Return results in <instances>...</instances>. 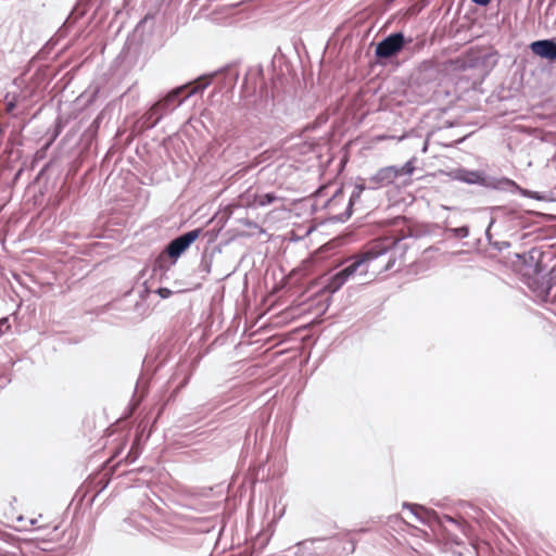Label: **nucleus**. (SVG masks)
<instances>
[{"label": "nucleus", "instance_id": "obj_1", "mask_svg": "<svg viewBox=\"0 0 556 556\" xmlns=\"http://www.w3.org/2000/svg\"><path fill=\"white\" fill-rule=\"evenodd\" d=\"M406 249L401 239L382 237L366 244L361 253L353 257L358 263L359 275L377 276L395 266L400 267L404 262Z\"/></svg>", "mask_w": 556, "mask_h": 556}, {"label": "nucleus", "instance_id": "obj_8", "mask_svg": "<svg viewBox=\"0 0 556 556\" xmlns=\"http://www.w3.org/2000/svg\"><path fill=\"white\" fill-rule=\"evenodd\" d=\"M531 51L543 59L556 60V42L549 39L533 41L530 45Z\"/></svg>", "mask_w": 556, "mask_h": 556}, {"label": "nucleus", "instance_id": "obj_14", "mask_svg": "<svg viewBox=\"0 0 556 556\" xmlns=\"http://www.w3.org/2000/svg\"><path fill=\"white\" fill-rule=\"evenodd\" d=\"M491 0H472L473 3L478 5H488Z\"/></svg>", "mask_w": 556, "mask_h": 556}, {"label": "nucleus", "instance_id": "obj_2", "mask_svg": "<svg viewBox=\"0 0 556 556\" xmlns=\"http://www.w3.org/2000/svg\"><path fill=\"white\" fill-rule=\"evenodd\" d=\"M415 170L414 161L406 162L403 166H387L380 168L369 178L372 188H382L393 184L400 176H410Z\"/></svg>", "mask_w": 556, "mask_h": 556}, {"label": "nucleus", "instance_id": "obj_3", "mask_svg": "<svg viewBox=\"0 0 556 556\" xmlns=\"http://www.w3.org/2000/svg\"><path fill=\"white\" fill-rule=\"evenodd\" d=\"M208 85V83H205V84H200V83H197L193 87L190 88V90L188 91V93L185 96V98L180 99V100H177V98L186 90L188 89L190 86L189 85H185V86H180L178 88H175L174 90H172L169 93H167L166 97H164L162 100L157 101L155 104L157 105V108H160V110L165 114L167 113L170 109L175 108V106H178L180 105L184 100L194 93H197L198 91L204 89L206 86Z\"/></svg>", "mask_w": 556, "mask_h": 556}, {"label": "nucleus", "instance_id": "obj_13", "mask_svg": "<svg viewBox=\"0 0 556 556\" xmlns=\"http://www.w3.org/2000/svg\"><path fill=\"white\" fill-rule=\"evenodd\" d=\"M16 104L14 101H10L7 103L5 111L7 113H11L15 109Z\"/></svg>", "mask_w": 556, "mask_h": 556}, {"label": "nucleus", "instance_id": "obj_11", "mask_svg": "<svg viewBox=\"0 0 556 556\" xmlns=\"http://www.w3.org/2000/svg\"><path fill=\"white\" fill-rule=\"evenodd\" d=\"M277 200L274 193H263L255 195L254 203L258 206H265L271 204Z\"/></svg>", "mask_w": 556, "mask_h": 556}, {"label": "nucleus", "instance_id": "obj_6", "mask_svg": "<svg viewBox=\"0 0 556 556\" xmlns=\"http://www.w3.org/2000/svg\"><path fill=\"white\" fill-rule=\"evenodd\" d=\"M201 229H194L174 239L166 248L169 257L176 261L201 235Z\"/></svg>", "mask_w": 556, "mask_h": 556}, {"label": "nucleus", "instance_id": "obj_12", "mask_svg": "<svg viewBox=\"0 0 556 556\" xmlns=\"http://www.w3.org/2000/svg\"><path fill=\"white\" fill-rule=\"evenodd\" d=\"M365 190V187L364 185L362 184H357L354 188V191L353 193L351 194V197L349 199H346V202H350L351 203V208L353 207V205L355 204V202L359 199L362 192Z\"/></svg>", "mask_w": 556, "mask_h": 556}, {"label": "nucleus", "instance_id": "obj_9", "mask_svg": "<svg viewBox=\"0 0 556 556\" xmlns=\"http://www.w3.org/2000/svg\"><path fill=\"white\" fill-rule=\"evenodd\" d=\"M163 112L157 108L156 104H153L148 112L142 116V127L146 129L154 127L163 116Z\"/></svg>", "mask_w": 556, "mask_h": 556}, {"label": "nucleus", "instance_id": "obj_5", "mask_svg": "<svg viewBox=\"0 0 556 556\" xmlns=\"http://www.w3.org/2000/svg\"><path fill=\"white\" fill-rule=\"evenodd\" d=\"M405 39L402 33H395L388 36L376 47V55L382 59H389L396 55L404 47Z\"/></svg>", "mask_w": 556, "mask_h": 556}, {"label": "nucleus", "instance_id": "obj_10", "mask_svg": "<svg viewBox=\"0 0 556 556\" xmlns=\"http://www.w3.org/2000/svg\"><path fill=\"white\" fill-rule=\"evenodd\" d=\"M42 519H43V516L40 515L39 519L34 520L33 523L34 525H38L37 529H49V530H51L48 533V536H49L48 540H50V541L55 540L56 536H58L56 532H58V530L60 528V522L56 521V520H53L51 523H47Z\"/></svg>", "mask_w": 556, "mask_h": 556}, {"label": "nucleus", "instance_id": "obj_7", "mask_svg": "<svg viewBox=\"0 0 556 556\" xmlns=\"http://www.w3.org/2000/svg\"><path fill=\"white\" fill-rule=\"evenodd\" d=\"M359 274L358 263L355 262L354 257H351V263L346 265L342 270L331 276L325 286V291L329 293L337 292L350 278Z\"/></svg>", "mask_w": 556, "mask_h": 556}, {"label": "nucleus", "instance_id": "obj_15", "mask_svg": "<svg viewBox=\"0 0 556 556\" xmlns=\"http://www.w3.org/2000/svg\"><path fill=\"white\" fill-rule=\"evenodd\" d=\"M160 294L163 296V298H166L168 296V294L170 293V291L168 289H160Z\"/></svg>", "mask_w": 556, "mask_h": 556}, {"label": "nucleus", "instance_id": "obj_4", "mask_svg": "<svg viewBox=\"0 0 556 556\" xmlns=\"http://www.w3.org/2000/svg\"><path fill=\"white\" fill-rule=\"evenodd\" d=\"M326 208L328 213L336 219L345 220L352 215L351 203L346 202L345 194L342 189L327 201Z\"/></svg>", "mask_w": 556, "mask_h": 556}]
</instances>
